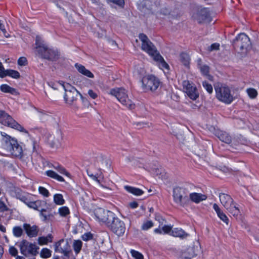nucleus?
I'll return each instance as SVG.
<instances>
[{
    "label": "nucleus",
    "mask_w": 259,
    "mask_h": 259,
    "mask_svg": "<svg viewBox=\"0 0 259 259\" xmlns=\"http://www.w3.org/2000/svg\"><path fill=\"white\" fill-rule=\"evenodd\" d=\"M139 39L142 41V50L153 58L160 69L169 70V65L148 37L145 34L141 33L139 35Z\"/></svg>",
    "instance_id": "nucleus-1"
},
{
    "label": "nucleus",
    "mask_w": 259,
    "mask_h": 259,
    "mask_svg": "<svg viewBox=\"0 0 259 259\" xmlns=\"http://www.w3.org/2000/svg\"><path fill=\"white\" fill-rule=\"evenodd\" d=\"M2 136V147L10 154L17 157H22L23 150L17 141L4 132H1Z\"/></svg>",
    "instance_id": "nucleus-2"
},
{
    "label": "nucleus",
    "mask_w": 259,
    "mask_h": 259,
    "mask_svg": "<svg viewBox=\"0 0 259 259\" xmlns=\"http://www.w3.org/2000/svg\"><path fill=\"white\" fill-rule=\"evenodd\" d=\"M234 48L239 53L246 55L252 49L249 37L244 33L238 34L232 41Z\"/></svg>",
    "instance_id": "nucleus-3"
},
{
    "label": "nucleus",
    "mask_w": 259,
    "mask_h": 259,
    "mask_svg": "<svg viewBox=\"0 0 259 259\" xmlns=\"http://www.w3.org/2000/svg\"><path fill=\"white\" fill-rule=\"evenodd\" d=\"M219 197L221 203L229 213L236 218L241 216V213L239 205L234 202L229 195L225 193H220Z\"/></svg>",
    "instance_id": "nucleus-4"
},
{
    "label": "nucleus",
    "mask_w": 259,
    "mask_h": 259,
    "mask_svg": "<svg viewBox=\"0 0 259 259\" xmlns=\"http://www.w3.org/2000/svg\"><path fill=\"white\" fill-rule=\"evenodd\" d=\"M216 98L221 102L229 104L233 101V96L228 86L218 83L214 87Z\"/></svg>",
    "instance_id": "nucleus-5"
},
{
    "label": "nucleus",
    "mask_w": 259,
    "mask_h": 259,
    "mask_svg": "<svg viewBox=\"0 0 259 259\" xmlns=\"http://www.w3.org/2000/svg\"><path fill=\"white\" fill-rule=\"evenodd\" d=\"M188 192L183 187H176L173 189V198L174 202L182 207H186L190 204L188 196Z\"/></svg>",
    "instance_id": "nucleus-6"
},
{
    "label": "nucleus",
    "mask_w": 259,
    "mask_h": 259,
    "mask_svg": "<svg viewBox=\"0 0 259 259\" xmlns=\"http://www.w3.org/2000/svg\"><path fill=\"white\" fill-rule=\"evenodd\" d=\"M141 82L142 89L145 92L155 91L160 84L159 78L152 74L143 76L141 80Z\"/></svg>",
    "instance_id": "nucleus-7"
},
{
    "label": "nucleus",
    "mask_w": 259,
    "mask_h": 259,
    "mask_svg": "<svg viewBox=\"0 0 259 259\" xmlns=\"http://www.w3.org/2000/svg\"><path fill=\"white\" fill-rule=\"evenodd\" d=\"M0 123L19 131L28 134V132L5 111L0 110Z\"/></svg>",
    "instance_id": "nucleus-8"
},
{
    "label": "nucleus",
    "mask_w": 259,
    "mask_h": 259,
    "mask_svg": "<svg viewBox=\"0 0 259 259\" xmlns=\"http://www.w3.org/2000/svg\"><path fill=\"white\" fill-rule=\"evenodd\" d=\"M110 94L115 96L117 99L124 106L130 109L135 108V105L128 99L127 92L123 88L113 89L110 91Z\"/></svg>",
    "instance_id": "nucleus-9"
},
{
    "label": "nucleus",
    "mask_w": 259,
    "mask_h": 259,
    "mask_svg": "<svg viewBox=\"0 0 259 259\" xmlns=\"http://www.w3.org/2000/svg\"><path fill=\"white\" fill-rule=\"evenodd\" d=\"M21 253L25 256L29 255H36L38 253L37 250L39 248L35 244L30 243L26 240H22L19 244Z\"/></svg>",
    "instance_id": "nucleus-10"
},
{
    "label": "nucleus",
    "mask_w": 259,
    "mask_h": 259,
    "mask_svg": "<svg viewBox=\"0 0 259 259\" xmlns=\"http://www.w3.org/2000/svg\"><path fill=\"white\" fill-rule=\"evenodd\" d=\"M94 215L99 222H102L107 226L109 222L114 218L115 214L111 211L105 210L102 208H98L94 210Z\"/></svg>",
    "instance_id": "nucleus-11"
},
{
    "label": "nucleus",
    "mask_w": 259,
    "mask_h": 259,
    "mask_svg": "<svg viewBox=\"0 0 259 259\" xmlns=\"http://www.w3.org/2000/svg\"><path fill=\"white\" fill-rule=\"evenodd\" d=\"M107 227L119 236L122 235L125 230L124 223L115 215L114 218L109 222Z\"/></svg>",
    "instance_id": "nucleus-12"
},
{
    "label": "nucleus",
    "mask_w": 259,
    "mask_h": 259,
    "mask_svg": "<svg viewBox=\"0 0 259 259\" xmlns=\"http://www.w3.org/2000/svg\"><path fill=\"white\" fill-rule=\"evenodd\" d=\"M78 95L82 96L78 91H76L71 93L64 94V95L65 103L74 112L79 109V106L76 103Z\"/></svg>",
    "instance_id": "nucleus-13"
},
{
    "label": "nucleus",
    "mask_w": 259,
    "mask_h": 259,
    "mask_svg": "<svg viewBox=\"0 0 259 259\" xmlns=\"http://www.w3.org/2000/svg\"><path fill=\"white\" fill-rule=\"evenodd\" d=\"M183 87L184 92L192 100H196L199 96L196 87L189 80H186L183 81Z\"/></svg>",
    "instance_id": "nucleus-14"
},
{
    "label": "nucleus",
    "mask_w": 259,
    "mask_h": 259,
    "mask_svg": "<svg viewBox=\"0 0 259 259\" xmlns=\"http://www.w3.org/2000/svg\"><path fill=\"white\" fill-rule=\"evenodd\" d=\"M63 140V135L61 131H57L54 134H49L47 137V143L52 148H59Z\"/></svg>",
    "instance_id": "nucleus-15"
},
{
    "label": "nucleus",
    "mask_w": 259,
    "mask_h": 259,
    "mask_svg": "<svg viewBox=\"0 0 259 259\" xmlns=\"http://www.w3.org/2000/svg\"><path fill=\"white\" fill-rule=\"evenodd\" d=\"M192 17L198 23H203L209 19V13L206 8L200 9L193 14Z\"/></svg>",
    "instance_id": "nucleus-16"
},
{
    "label": "nucleus",
    "mask_w": 259,
    "mask_h": 259,
    "mask_svg": "<svg viewBox=\"0 0 259 259\" xmlns=\"http://www.w3.org/2000/svg\"><path fill=\"white\" fill-rule=\"evenodd\" d=\"M35 45V54L42 58L43 54L47 52V50L49 48L48 46L45 44L41 38L38 36L36 37Z\"/></svg>",
    "instance_id": "nucleus-17"
},
{
    "label": "nucleus",
    "mask_w": 259,
    "mask_h": 259,
    "mask_svg": "<svg viewBox=\"0 0 259 259\" xmlns=\"http://www.w3.org/2000/svg\"><path fill=\"white\" fill-rule=\"evenodd\" d=\"M68 243L67 241L62 239L57 242L55 244V252L63 253L66 256H68L69 251Z\"/></svg>",
    "instance_id": "nucleus-18"
},
{
    "label": "nucleus",
    "mask_w": 259,
    "mask_h": 259,
    "mask_svg": "<svg viewBox=\"0 0 259 259\" xmlns=\"http://www.w3.org/2000/svg\"><path fill=\"white\" fill-rule=\"evenodd\" d=\"M23 227L29 237L33 238L38 235L39 229L37 226H31L29 224L24 223Z\"/></svg>",
    "instance_id": "nucleus-19"
},
{
    "label": "nucleus",
    "mask_w": 259,
    "mask_h": 259,
    "mask_svg": "<svg viewBox=\"0 0 259 259\" xmlns=\"http://www.w3.org/2000/svg\"><path fill=\"white\" fill-rule=\"evenodd\" d=\"M207 197L206 195L198 193H191L189 195V199L195 203H199L200 202L205 200Z\"/></svg>",
    "instance_id": "nucleus-20"
},
{
    "label": "nucleus",
    "mask_w": 259,
    "mask_h": 259,
    "mask_svg": "<svg viewBox=\"0 0 259 259\" xmlns=\"http://www.w3.org/2000/svg\"><path fill=\"white\" fill-rule=\"evenodd\" d=\"M59 57V53L57 51L54 50L52 49L48 48L42 55V58L49 60L54 61L57 59Z\"/></svg>",
    "instance_id": "nucleus-21"
},
{
    "label": "nucleus",
    "mask_w": 259,
    "mask_h": 259,
    "mask_svg": "<svg viewBox=\"0 0 259 259\" xmlns=\"http://www.w3.org/2000/svg\"><path fill=\"white\" fill-rule=\"evenodd\" d=\"M170 235L175 237H179L181 239H185L189 235L181 228H178L172 229Z\"/></svg>",
    "instance_id": "nucleus-22"
},
{
    "label": "nucleus",
    "mask_w": 259,
    "mask_h": 259,
    "mask_svg": "<svg viewBox=\"0 0 259 259\" xmlns=\"http://www.w3.org/2000/svg\"><path fill=\"white\" fill-rule=\"evenodd\" d=\"M75 67L77 71L82 74L90 78L94 77V74L89 70L86 69L84 66L76 63L75 64Z\"/></svg>",
    "instance_id": "nucleus-23"
},
{
    "label": "nucleus",
    "mask_w": 259,
    "mask_h": 259,
    "mask_svg": "<svg viewBox=\"0 0 259 259\" xmlns=\"http://www.w3.org/2000/svg\"><path fill=\"white\" fill-rule=\"evenodd\" d=\"M25 203L30 208L39 211L42 203H45V201L41 200L31 201L28 199Z\"/></svg>",
    "instance_id": "nucleus-24"
},
{
    "label": "nucleus",
    "mask_w": 259,
    "mask_h": 259,
    "mask_svg": "<svg viewBox=\"0 0 259 259\" xmlns=\"http://www.w3.org/2000/svg\"><path fill=\"white\" fill-rule=\"evenodd\" d=\"M218 137L222 142L230 144L232 142V138L231 136L226 132L221 131L218 133Z\"/></svg>",
    "instance_id": "nucleus-25"
},
{
    "label": "nucleus",
    "mask_w": 259,
    "mask_h": 259,
    "mask_svg": "<svg viewBox=\"0 0 259 259\" xmlns=\"http://www.w3.org/2000/svg\"><path fill=\"white\" fill-rule=\"evenodd\" d=\"M124 189L129 193L136 196L142 195L144 192L141 189L130 186H125Z\"/></svg>",
    "instance_id": "nucleus-26"
},
{
    "label": "nucleus",
    "mask_w": 259,
    "mask_h": 259,
    "mask_svg": "<svg viewBox=\"0 0 259 259\" xmlns=\"http://www.w3.org/2000/svg\"><path fill=\"white\" fill-rule=\"evenodd\" d=\"M53 237L52 234H49L47 236L39 237L38 238V243L40 245H46L49 242H52Z\"/></svg>",
    "instance_id": "nucleus-27"
},
{
    "label": "nucleus",
    "mask_w": 259,
    "mask_h": 259,
    "mask_svg": "<svg viewBox=\"0 0 259 259\" xmlns=\"http://www.w3.org/2000/svg\"><path fill=\"white\" fill-rule=\"evenodd\" d=\"M45 174L47 176H48L51 178H53L54 179H55V180L58 181L59 182H62L65 181L64 178L62 177L59 176V175H58L56 172H55L53 170H47L45 172Z\"/></svg>",
    "instance_id": "nucleus-28"
},
{
    "label": "nucleus",
    "mask_w": 259,
    "mask_h": 259,
    "mask_svg": "<svg viewBox=\"0 0 259 259\" xmlns=\"http://www.w3.org/2000/svg\"><path fill=\"white\" fill-rule=\"evenodd\" d=\"M0 90L4 93H10L12 95H15L17 93V91L16 89L10 87L6 84L1 85L0 87Z\"/></svg>",
    "instance_id": "nucleus-29"
},
{
    "label": "nucleus",
    "mask_w": 259,
    "mask_h": 259,
    "mask_svg": "<svg viewBox=\"0 0 259 259\" xmlns=\"http://www.w3.org/2000/svg\"><path fill=\"white\" fill-rule=\"evenodd\" d=\"M15 193V196L17 199L20 200L24 203L27 202V200L28 199V198L27 197L28 195L27 194L22 192V191L19 189H16Z\"/></svg>",
    "instance_id": "nucleus-30"
},
{
    "label": "nucleus",
    "mask_w": 259,
    "mask_h": 259,
    "mask_svg": "<svg viewBox=\"0 0 259 259\" xmlns=\"http://www.w3.org/2000/svg\"><path fill=\"white\" fill-rule=\"evenodd\" d=\"M82 243L80 240H75L73 241L72 247L75 253H79L81 249Z\"/></svg>",
    "instance_id": "nucleus-31"
},
{
    "label": "nucleus",
    "mask_w": 259,
    "mask_h": 259,
    "mask_svg": "<svg viewBox=\"0 0 259 259\" xmlns=\"http://www.w3.org/2000/svg\"><path fill=\"white\" fill-rule=\"evenodd\" d=\"M60 84L62 85L65 91V94L77 91L75 87L71 85L70 84L67 82H60Z\"/></svg>",
    "instance_id": "nucleus-32"
},
{
    "label": "nucleus",
    "mask_w": 259,
    "mask_h": 259,
    "mask_svg": "<svg viewBox=\"0 0 259 259\" xmlns=\"http://www.w3.org/2000/svg\"><path fill=\"white\" fill-rule=\"evenodd\" d=\"M180 61L186 66H188L189 64L190 57L189 55L185 53H182L180 56Z\"/></svg>",
    "instance_id": "nucleus-33"
},
{
    "label": "nucleus",
    "mask_w": 259,
    "mask_h": 259,
    "mask_svg": "<svg viewBox=\"0 0 259 259\" xmlns=\"http://www.w3.org/2000/svg\"><path fill=\"white\" fill-rule=\"evenodd\" d=\"M54 202L57 205H63L65 203V200L62 194H56L54 195Z\"/></svg>",
    "instance_id": "nucleus-34"
},
{
    "label": "nucleus",
    "mask_w": 259,
    "mask_h": 259,
    "mask_svg": "<svg viewBox=\"0 0 259 259\" xmlns=\"http://www.w3.org/2000/svg\"><path fill=\"white\" fill-rule=\"evenodd\" d=\"M6 76H9L14 78H19L20 76L18 71L12 69H7L6 72Z\"/></svg>",
    "instance_id": "nucleus-35"
},
{
    "label": "nucleus",
    "mask_w": 259,
    "mask_h": 259,
    "mask_svg": "<svg viewBox=\"0 0 259 259\" xmlns=\"http://www.w3.org/2000/svg\"><path fill=\"white\" fill-rule=\"evenodd\" d=\"M13 234L15 237H20L23 234V230L20 226H15L13 228Z\"/></svg>",
    "instance_id": "nucleus-36"
},
{
    "label": "nucleus",
    "mask_w": 259,
    "mask_h": 259,
    "mask_svg": "<svg viewBox=\"0 0 259 259\" xmlns=\"http://www.w3.org/2000/svg\"><path fill=\"white\" fill-rule=\"evenodd\" d=\"M52 251L47 248H42L40 251V256L44 258H47L51 256Z\"/></svg>",
    "instance_id": "nucleus-37"
},
{
    "label": "nucleus",
    "mask_w": 259,
    "mask_h": 259,
    "mask_svg": "<svg viewBox=\"0 0 259 259\" xmlns=\"http://www.w3.org/2000/svg\"><path fill=\"white\" fill-rule=\"evenodd\" d=\"M246 92L249 97L251 99H254L257 95V91L253 88H249L246 90Z\"/></svg>",
    "instance_id": "nucleus-38"
},
{
    "label": "nucleus",
    "mask_w": 259,
    "mask_h": 259,
    "mask_svg": "<svg viewBox=\"0 0 259 259\" xmlns=\"http://www.w3.org/2000/svg\"><path fill=\"white\" fill-rule=\"evenodd\" d=\"M130 253L132 256L135 259H144L143 254L138 251L131 249L130 250Z\"/></svg>",
    "instance_id": "nucleus-39"
},
{
    "label": "nucleus",
    "mask_w": 259,
    "mask_h": 259,
    "mask_svg": "<svg viewBox=\"0 0 259 259\" xmlns=\"http://www.w3.org/2000/svg\"><path fill=\"white\" fill-rule=\"evenodd\" d=\"M187 251L188 252V255H187L185 253L183 254V257L186 259H190L192 257H193L195 256V254L193 251V248L192 247H189L187 248Z\"/></svg>",
    "instance_id": "nucleus-40"
},
{
    "label": "nucleus",
    "mask_w": 259,
    "mask_h": 259,
    "mask_svg": "<svg viewBox=\"0 0 259 259\" xmlns=\"http://www.w3.org/2000/svg\"><path fill=\"white\" fill-rule=\"evenodd\" d=\"M59 213L62 217H66L70 213L69 208L66 206L61 207L59 209Z\"/></svg>",
    "instance_id": "nucleus-41"
},
{
    "label": "nucleus",
    "mask_w": 259,
    "mask_h": 259,
    "mask_svg": "<svg viewBox=\"0 0 259 259\" xmlns=\"http://www.w3.org/2000/svg\"><path fill=\"white\" fill-rule=\"evenodd\" d=\"M218 217L222 221H223L226 225L229 224V219L227 217V216L226 215L225 213L222 211L220 212V213H219L217 214Z\"/></svg>",
    "instance_id": "nucleus-42"
},
{
    "label": "nucleus",
    "mask_w": 259,
    "mask_h": 259,
    "mask_svg": "<svg viewBox=\"0 0 259 259\" xmlns=\"http://www.w3.org/2000/svg\"><path fill=\"white\" fill-rule=\"evenodd\" d=\"M200 67L199 69L201 72V73L204 75H207L209 73V67L206 65H203L201 64H199Z\"/></svg>",
    "instance_id": "nucleus-43"
},
{
    "label": "nucleus",
    "mask_w": 259,
    "mask_h": 259,
    "mask_svg": "<svg viewBox=\"0 0 259 259\" xmlns=\"http://www.w3.org/2000/svg\"><path fill=\"white\" fill-rule=\"evenodd\" d=\"M38 192L39 193L43 195L44 197H48L50 196V193L49 191L43 187H39L38 188Z\"/></svg>",
    "instance_id": "nucleus-44"
},
{
    "label": "nucleus",
    "mask_w": 259,
    "mask_h": 259,
    "mask_svg": "<svg viewBox=\"0 0 259 259\" xmlns=\"http://www.w3.org/2000/svg\"><path fill=\"white\" fill-rule=\"evenodd\" d=\"M153 226V222L151 221H148L143 224L141 228L143 230H147L152 227Z\"/></svg>",
    "instance_id": "nucleus-45"
},
{
    "label": "nucleus",
    "mask_w": 259,
    "mask_h": 259,
    "mask_svg": "<svg viewBox=\"0 0 259 259\" xmlns=\"http://www.w3.org/2000/svg\"><path fill=\"white\" fill-rule=\"evenodd\" d=\"M54 168L56 169L60 173L63 174L67 177L70 176V174L66 171V170L62 166L58 165L57 166H54Z\"/></svg>",
    "instance_id": "nucleus-46"
},
{
    "label": "nucleus",
    "mask_w": 259,
    "mask_h": 259,
    "mask_svg": "<svg viewBox=\"0 0 259 259\" xmlns=\"http://www.w3.org/2000/svg\"><path fill=\"white\" fill-rule=\"evenodd\" d=\"M202 85L204 88L209 93L211 94L212 93L213 88L211 84L208 83L207 81H203Z\"/></svg>",
    "instance_id": "nucleus-47"
},
{
    "label": "nucleus",
    "mask_w": 259,
    "mask_h": 259,
    "mask_svg": "<svg viewBox=\"0 0 259 259\" xmlns=\"http://www.w3.org/2000/svg\"><path fill=\"white\" fill-rule=\"evenodd\" d=\"M40 211V215L43 218L44 221H47L50 219L51 215L47 213V211L45 209H41L39 210Z\"/></svg>",
    "instance_id": "nucleus-48"
},
{
    "label": "nucleus",
    "mask_w": 259,
    "mask_h": 259,
    "mask_svg": "<svg viewBox=\"0 0 259 259\" xmlns=\"http://www.w3.org/2000/svg\"><path fill=\"white\" fill-rule=\"evenodd\" d=\"M88 175L90 177L92 178L93 180L98 182L99 183H100V180H99V178H103V176L102 173H100V174H97V175H94L93 174H89L88 172Z\"/></svg>",
    "instance_id": "nucleus-49"
},
{
    "label": "nucleus",
    "mask_w": 259,
    "mask_h": 259,
    "mask_svg": "<svg viewBox=\"0 0 259 259\" xmlns=\"http://www.w3.org/2000/svg\"><path fill=\"white\" fill-rule=\"evenodd\" d=\"M93 238V234L90 232L85 233L83 234L81 236V238L83 240L87 241L92 239Z\"/></svg>",
    "instance_id": "nucleus-50"
},
{
    "label": "nucleus",
    "mask_w": 259,
    "mask_h": 259,
    "mask_svg": "<svg viewBox=\"0 0 259 259\" xmlns=\"http://www.w3.org/2000/svg\"><path fill=\"white\" fill-rule=\"evenodd\" d=\"M220 49V44L219 43H213L208 48V51L211 52L213 51L219 50Z\"/></svg>",
    "instance_id": "nucleus-51"
},
{
    "label": "nucleus",
    "mask_w": 259,
    "mask_h": 259,
    "mask_svg": "<svg viewBox=\"0 0 259 259\" xmlns=\"http://www.w3.org/2000/svg\"><path fill=\"white\" fill-rule=\"evenodd\" d=\"M9 253L13 256H17L18 254V250L14 246H10L9 248Z\"/></svg>",
    "instance_id": "nucleus-52"
},
{
    "label": "nucleus",
    "mask_w": 259,
    "mask_h": 259,
    "mask_svg": "<svg viewBox=\"0 0 259 259\" xmlns=\"http://www.w3.org/2000/svg\"><path fill=\"white\" fill-rule=\"evenodd\" d=\"M162 231L165 234L171 233L172 230V227L170 226L165 225L162 228Z\"/></svg>",
    "instance_id": "nucleus-53"
},
{
    "label": "nucleus",
    "mask_w": 259,
    "mask_h": 259,
    "mask_svg": "<svg viewBox=\"0 0 259 259\" xmlns=\"http://www.w3.org/2000/svg\"><path fill=\"white\" fill-rule=\"evenodd\" d=\"M9 210V208L5 204V203L0 200V211L1 212H5L8 211Z\"/></svg>",
    "instance_id": "nucleus-54"
},
{
    "label": "nucleus",
    "mask_w": 259,
    "mask_h": 259,
    "mask_svg": "<svg viewBox=\"0 0 259 259\" xmlns=\"http://www.w3.org/2000/svg\"><path fill=\"white\" fill-rule=\"evenodd\" d=\"M6 70L5 69L2 62H0V77L4 78L6 77Z\"/></svg>",
    "instance_id": "nucleus-55"
},
{
    "label": "nucleus",
    "mask_w": 259,
    "mask_h": 259,
    "mask_svg": "<svg viewBox=\"0 0 259 259\" xmlns=\"http://www.w3.org/2000/svg\"><path fill=\"white\" fill-rule=\"evenodd\" d=\"M18 63L20 66H25L27 64V59L25 57H20L18 60Z\"/></svg>",
    "instance_id": "nucleus-56"
},
{
    "label": "nucleus",
    "mask_w": 259,
    "mask_h": 259,
    "mask_svg": "<svg viewBox=\"0 0 259 259\" xmlns=\"http://www.w3.org/2000/svg\"><path fill=\"white\" fill-rule=\"evenodd\" d=\"M88 94L93 99H95L98 97L97 94L92 90H89L88 91Z\"/></svg>",
    "instance_id": "nucleus-57"
},
{
    "label": "nucleus",
    "mask_w": 259,
    "mask_h": 259,
    "mask_svg": "<svg viewBox=\"0 0 259 259\" xmlns=\"http://www.w3.org/2000/svg\"><path fill=\"white\" fill-rule=\"evenodd\" d=\"M134 125L137 126L138 128H141L143 127H145V125H147V123L142 122H138L134 123Z\"/></svg>",
    "instance_id": "nucleus-58"
},
{
    "label": "nucleus",
    "mask_w": 259,
    "mask_h": 259,
    "mask_svg": "<svg viewBox=\"0 0 259 259\" xmlns=\"http://www.w3.org/2000/svg\"><path fill=\"white\" fill-rule=\"evenodd\" d=\"M213 208L215 211L216 213L218 214L220 213L222 210L221 209V208L219 207L218 204L216 203H214L213 205Z\"/></svg>",
    "instance_id": "nucleus-59"
},
{
    "label": "nucleus",
    "mask_w": 259,
    "mask_h": 259,
    "mask_svg": "<svg viewBox=\"0 0 259 259\" xmlns=\"http://www.w3.org/2000/svg\"><path fill=\"white\" fill-rule=\"evenodd\" d=\"M213 208L215 211L216 213L218 214L220 213L222 210L221 209V208L219 207L218 204L216 203H214L213 205Z\"/></svg>",
    "instance_id": "nucleus-60"
},
{
    "label": "nucleus",
    "mask_w": 259,
    "mask_h": 259,
    "mask_svg": "<svg viewBox=\"0 0 259 259\" xmlns=\"http://www.w3.org/2000/svg\"><path fill=\"white\" fill-rule=\"evenodd\" d=\"M130 205L132 208H136L138 207V204L136 202H133L130 203Z\"/></svg>",
    "instance_id": "nucleus-61"
},
{
    "label": "nucleus",
    "mask_w": 259,
    "mask_h": 259,
    "mask_svg": "<svg viewBox=\"0 0 259 259\" xmlns=\"http://www.w3.org/2000/svg\"><path fill=\"white\" fill-rule=\"evenodd\" d=\"M0 231L4 233L6 232V227L1 224H0Z\"/></svg>",
    "instance_id": "nucleus-62"
},
{
    "label": "nucleus",
    "mask_w": 259,
    "mask_h": 259,
    "mask_svg": "<svg viewBox=\"0 0 259 259\" xmlns=\"http://www.w3.org/2000/svg\"><path fill=\"white\" fill-rule=\"evenodd\" d=\"M162 230H161L159 228H156V229H154V233H155L156 234H161L162 233Z\"/></svg>",
    "instance_id": "nucleus-63"
},
{
    "label": "nucleus",
    "mask_w": 259,
    "mask_h": 259,
    "mask_svg": "<svg viewBox=\"0 0 259 259\" xmlns=\"http://www.w3.org/2000/svg\"><path fill=\"white\" fill-rule=\"evenodd\" d=\"M16 259H25V258L24 257L22 256L17 255L16 256Z\"/></svg>",
    "instance_id": "nucleus-64"
}]
</instances>
